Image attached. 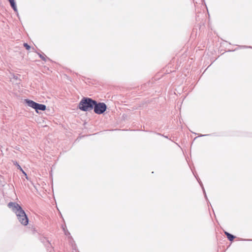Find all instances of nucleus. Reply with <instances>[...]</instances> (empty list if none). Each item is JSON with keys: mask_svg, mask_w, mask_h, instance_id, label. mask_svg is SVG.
<instances>
[{"mask_svg": "<svg viewBox=\"0 0 252 252\" xmlns=\"http://www.w3.org/2000/svg\"><path fill=\"white\" fill-rule=\"evenodd\" d=\"M94 112L97 114H101L103 113L106 110V105L103 102L97 103L96 101V104H94Z\"/></svg>", "mask_w": 252, "mask_h": 252, "instance_id": "3", "label": "nucleus"}, {"mask_svg": "<svg viewBox=\"0 0 252 252\" xmlns=\"http://www.w3.org/2000/svg\"><path fill=\"white\" fill-rule=\"evenodd\" d=\"M10 3V5L15 12H17V8L14 0H8Z\"/></svg>", "mask_w": 252, "mask_h": 252, "instance_id": "6", "label": "nucleus"}, {"mask_svg": "<svg viewBox=\"0 0 252 252\" xmlns=\"http://www.w3.org/2000/svg\"><path fill=\"white\" fill-rule=\"evenodd\" d=\"M46 106L44 104H39V103H37L36 105L35 108V110L36 112L38 113V110L44 111L46 110Z\"/></svg>", "mask_w": 252, "mask_h": 252, "instance_id": "4", "label": "nucleus"}, {"mask_svg": "<svg viewBox=\"0 0 252 252\" xmlns=\"http://www.w3.org/2000/svg\"><path fill=\"white\" fill-rule=\"evenodd\" d=\"M42 242L45 245H47L46 243H47V244L49 245L50 244V243H49V240L46 238H43L42 239Z\"/></svg>", "mask_w": 252, "mask_h": 252, "instance_id": "8", "label": "nucleus"}, {"mask_svg": "<svg viewBox=\"0 0 252 252\" xmlns=\"http://www.w3.org/2000/svg\"><path fill=\"white\" fill-rule=\"evenodd\" d=\"M207 135H201L200 136H206Z\"/></svg>", "mask_w": 252, "mask_h": 252, "instance_id": "14", "label": "nucleus"}, {"mask_svg": "<svg viewBox=\"0 0 252 252\" xmlns=\"http://www.w3.org/2000/svg\"><path fill=\"white\" fill-rule=\"evenodd\" d=\"M18 168L21 171L22 170V168L19 165H18Z\"/></svg>", "mask_w": 252, "mask_h": 252, "instance_id": "13", "label": "nucleus"}, {"mask_svg": "<svg viewBox=\"0 0 252 252\" xmlns=\"http://www.w3.org/2000/svg\"><path fill=\"white\" fill-rule=\"evenodd\" d=\"M9 208L16 214L17 219L21 224L27 225L29 222L28 218L21 207L17 203L10 202L8 204Z\"/></svg>", "mask_w": 252, "mask_h": 252, "instance_id": "1", "label": "nucleus"}, {"mask_svg": "<svg viewBox=\"0 0 252 252\" xmlns=\"http://www.w3.org/2000/svg\"><path fill=\"white\" fill-rule=\"evenodd\" d=\"M40 58L43 61H46V56L42 55L41 54H39Z\"/></svg>", "mask_w": 252, "mask_h": 252, "instance_id": "11", "label": "nucleus"}, {"mask_svg": "<svg viewBox=\"0 0 252 252\" xmlns=\"http://www.w3.org/2000/svg\"><path fill=\"white\" fill-rule=\"evenodd\" d=\"M24 46L26 48L27 50H29L30 49L31 47L27 43H24Z\"/></svg>", "mask_w": 252, "mask_h": 252, "instance_id": "9", "label": "nucleus"}, {"mask_svg": "<svg viewBox=\"0 0 252 252\" xmlns=\"http://www.w3.org/2000/svg\"><path fill=\"white\" fill-rule=\"evenodd\" d=\"M21 171L26 176V178L28 179L27 174L25 173V172L23 169H22V170H21Z\"/></svg>", "mask_w": 252, "mask_h": 252, "instance_id": "12", "label": "nucleus"}, {"mask_svg": "<svg viewBox=\"0 0 252 252\" xmlns=\"http://www.w3.org/2000/svg\"><path fill=\"white\" fill-rule=\"evenodd\" d=\"M96 101L90 98L84 97L79 103V108L83 111H88L92 110Z\"/></svg>", "mask_w": 252, "mask_h": 252, "instance_id": "2", "label": "nucleus"}, {"mask_svg": "<svg viewBox=\"0 0 252 252\" xmlns=\"http://www.w3.org/2000/svg\"><path fill=\"white\" fill-rule=\"evenodd\" d=\"M63 231H64V234L65 235L68 236V235H70V233L67 230H66L64 228H63Z\"/></svg>", "mask_w": 252, "mask_h": 252, "instance_id": "10", "label": "nucleus"}, {"mask_svg": "<svg viewBox=\"0 0 252 252\" xmlns=\"http://www.w3.org/2000/svg\"><path fill=\"white\" fill-rule=\"evenodd\" d=\"M224 233H225V235L227 236V237L229 241H232L233 240V239L235 238V237L233 235H232L226 231H225Z\"/></svg>", "mask_w": 252, "mask_h": 252, "instance_id": "7", "label": "nucleus"}, {"mask_svg": "<svg viewBox=\"0 0 252 252\" xmlns=\"http://www.w3.org/2000/svg\"><path fill=\"white\" fill-rule=\"evenodd\" d=\"M26 101L29 106L35 109V106L37 104L36 102L29 99H26Z\"/></svg>", "mask_w": 252, "mask_h": 252, "instance_id": "5", "label": "nucleus"}]
</instances>
